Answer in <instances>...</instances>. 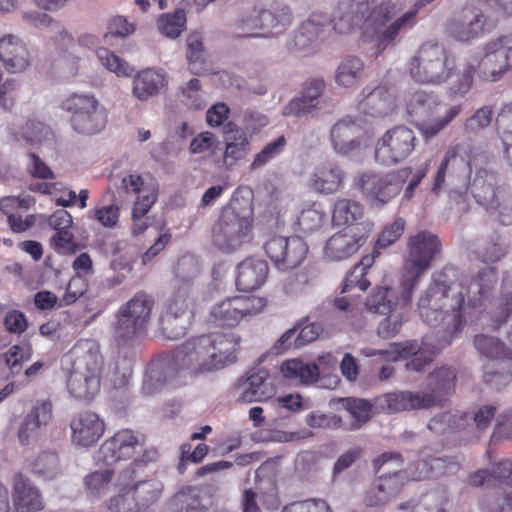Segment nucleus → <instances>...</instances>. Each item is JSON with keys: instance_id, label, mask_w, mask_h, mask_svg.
I'll return each instance as SVG.
<instances>
[{"instance_id": "obj_12", "label": "nucleus", "mask_w": 512, "mask_h": 512, "mask_svg": "<svg viewBox=\"0 0 512 512\" xmlns=\"http://www.w3.org/2000/svg\"><path fill=\"white\" fill-rule=\"evenodd\" d=\"M471 174L470 157L464 145L457 144L445 153L437 173L431 192L439 196L444 185L468 181Z\"/></svg>"}, {"instance_id": "obj_53", "label": "nucleus", "mask_w": 512, "mask_h": 512, "mask_svg": "<svg viewBox=\"0 0 512 512\" xmlns=\"http://www.w3.org/2000/svg\"><path fill=\"white\" fill-rule=\"evenodd\" d=\"M31 472L45 480L53 479L59 473V459L56 453L44 451L31 464Z\"/></svg>"}, {"instance_id": "obj_32", "label": "nucleus", "mask_w": 512, "mask_h": 512, "mask_svg": "<svg viewBox=\"0 0 512 512\" xmlns=\"http://www.w3.org/2000/svg\"><path fill=\"white\" fill-rule=\"evenodd\" d=\"M417 15L418 12L411 6L405 13L395 17L390 22H377L374 31L379 45L383 47L394 45L401 34L417 24Z\"/></svg>"}, {"instance_id": "obj_7", "label": "nucleus", "mask_w": 512, "mask_h": 512, "mask_svg": "<svg viewBox=\"0 0 512 512\" xmlns=\"http://www.w3.org/2000/svg\"><path fill=\"white\" fill-rule=\"evenodd\" d=\"M454 68V62L446 49L436 42H425L410 61L411 77L420 83L439 84L446 81Z\"/></svg>"}, {"instance_id": "obj_10", "label": "nucleus", "mask_w": 512, "mask_h": 512, "mask_svg": "<svg viewBox=\"0 0 512 512\" xmlns=\"http://www.w3.org/2000/svg\"><path fill=\"white\" fill-rule=\"evenodd\" d=\"M63 108L72 114L71 125L79 134L94 135L106 125L105 111L93 95L74 94L63 102Z\"/></svg>"}, {"instance_id": "obj_34", "label": "nucleus", "mask_w": 512, "mask_h": 512, "mask_svg": "<svg viewBox=\"0 0 512 512\" xmlns=\"http://www.w3.org/2000/svg\"><path fill=\"white\" fill-rule=\"evenodd\" d=\"M496 174L488 169H479L471 183V192L478 204L486 210H495L498 206L496 197Z\"/></svg>"}, {"instance_id": "obj_28", "label": "nucleus", "mask_w": 512, "mask_h": 512, "mask_svg": "<svg viewBox=\"0 0 512 512\" xmlns=\"http://www.w3.org/2000/svg\"><path fill=\"white\" fill-rule=\"evenodd\" d=\"M269 268L265 260L249 257L241 261L236 268V286L238 290L250 292L261 287L268 276Z\"/></svg>"}, {"instance_id": "obj_59", "label": "nucleus", "mask_w": 512, "mask_h": 512, "mask_svg": "<svg viewBox=\"0 0 512 512\" xmlns=\"http://www.w3.org/2000/svg\"><path fill=\"white\" fill-rule=\"evenodd\" d=\"M496 125L504 128L502 141L507 162L512 166V108L502 110L496 117Z\"/></svg>"}, {"instance_id": "obj_21", "label": "nucleus", "mask_w": 512, "mask_h": 512, "mask_svg": "<svg viewBox=\"0 0 512 512\" xmlns=\"http://www.w3.org/2000/svg\"><path fill=\"white\" fill-rule=\"evenodd\" d=\"M12 503L14 512H40L45 508L40 489L22 472L13 476Z\"/></svg>"}, {"instance_id": "obj_56", "label": "nucleus", "mask_w": 512, "mask_h": 512, "mask_svg": "<svg viewBox=\"0 0 512 512\" xmlns=\"http://www.w3.org/2000/svg\"><path fill=\"white\" fill-rule=\"evenodd\" d=\"M186 24L184 10L178 9L174 13L162 14L157 21L158 30L169 38H177Z\"/></svg>"}, {"instance_id": "obj_22", "label": "nucleus", "mask_w": 512, "mask_h": 512, "mask_svg": "<svg viewBox=\"0 0 512 512\" xmlns=\"http://www.w3.org/2000/svg\"><path fill=\"white\" fill-rule=\"evenodd\" d=\"M331 23L332 20L329 14L321 11L312 12L294 32L290 49L306 51L314 47Z\"/></svg>"}, {"instance_id": "obj_43", "label": "nucleus", "mask_w": 512, "mask_h": 512, "mask_svg": "<svg viewBox=\"0 0 512 512\" xmlns=\"http://www.w3.org/2000/svg\"><path fill=\"white\" fill-rule=\"evenodd\" d=\"M474 345L488 359L512 361V349L494 337L478 334L474 338Z\"/></svg>"}, {"instance_id": "obj_26", "label": "nucleus", "mask_w": 512, "mask_h": 512, "mask_svg": "<svg viewBox=\"0 0 512 512\" xmlns=\"http://www.w3.org/2000/svg\"><path fill=\"white\" fill-rule=\"evenodd\" d=\"M119 485H125L124 489H129L132 496L136 498L139 508L158 501L163 491V484L160 481H142L138 476H134L132 469H124L120 472Z\"/></svg>"}, {"instance_id": "obj_58", "label": "nucleus", "mask_w": 512, "mask_h": 512, "mask_svg": "<svg viewBox=\"0 0 512 512\" xmlns=\"http://www.w3.org/2000/svg\"><path fill=\"white\" fill-rule=\"evenodd\" d=\"M32 354L30 344L13 345L4 354L5 364L12 374H17L21 371L23 363L31 359Z\"/></svg>"}, {"instance_id": "obj_6", "label": "nucleus", "mask_w": 512, "mask_h": 512, "mask_svg": "<svg viewBox=\"0 0 512 512\" xmlns=\"http://www.w3.org/2000/svg\"><path fill=\"white\" fill-rule=\"evenodd\" d=\"M252 208L245 203L226 207L212 228L213 244L223 251H233L248 240L251 230Z\"/></svg>"}, {"instance_id": "obj_23", "label": "nucleus", "mask_w": 512, "mask_h": 512, "mask_svg": "<svg viewBox=\"0 0 512 512\" xmlns=\"http://www.w3.org/2000/svg\"><path fill=\"white\" fill-rule=\"evenodd\" d=\"M70 428L74 444L90 447L102 437L105 431V423L95 412L83 411L73 417Z\"/></svg>"}, {"instance_id": "obj_51", "label": "nucleus", "mask_w": 512, "mask_h": 512, "mask_svg": "<svg viewBox=\"0 0 512 512\" xmlns=\"http://www.w3.org/2000/svg\"><path fill=\"white\" fill-rule=\"evenodd\" d=\"M344 408L353 418L351 430L359 429L372 417L373 405L370 401L359 398L343 399Z\"/></svg>"}, {"instance_id": "obj_15", "label": "nucleus", "mask_w": 512, "mask_h": 512, "mask_svg": "<svg viewBox=\"0 0 512 512\" xmlns=\"http://www.w3.org/2000/svg\"><path fill=\"white\" fill-rule=\"evenodd\" d=\"M364 128L358 117L345 116L330 129V142L333 150L342 156L358 150L363 140Z\"/></svg>"}, {"instance_id": "obj_55", "label": "nucleus", "mask_w": 512, "mask_h": 512, "mask_svg": "<svg viewBox=\"0 0 512 512\" xmlns=\"http://www.w3.org/2000/svg\"><path fill=\"white\" fill-rule=\"evenodd\" d=\"M117 494L107 502V512H138L137 500L130 493L129 489H124L125 485H119V476L116 484Z\"/></svg>"}, {"instance_id": "obj_38", "label": "nucleus", "mask_w": 512, "mask_h": 512, "mask_svg": "<svg viewBox=\"0 0 512 512\" xmlns=\"http://www.w3.org/2000/svg\"><path fill=\"white\" fill-rule=\"evenodd\" d=\"M292 22L293 13L289 6L262 8L263 32H261V38H271L282 34Z\"/></svg>"}, {"instance_id": "obj_14", "label": "nucleus", "mask_w": 512, "mask_h": 512, "mask_svg": "<svg viewBox=\"0 0 512 512\" xmlns=\"http://www.w3.org/2000/svg\"><path fill=\"white\" fill-rule=\"evenodd\" d=\"M144 444V436L130 429L117 431L105 440L98 451V460L105 465H113L131 458L137 447Z\"/></svg>"}, {"instance_id": "obj_18", "label": "nucleus", "mask_w": 512, "mask_h": 512, "mask_svg": "<svg viewBox=\"0 0 512 512\" xmlns=\"http://www.w3.org/2000/svg\"><path fill=\"white\" fill-rule=\"evenodd\" d=\"M67 357L72 362V370L102 376L104 358L100 345L93 339H81L69 350Z\"/></svg>"}, {"instance_id": "obj_29", "label": "nucleus", "mask_w": 512, "mask_h": 512, "mask_svg": "<svg viewBox=\"0 0 512 512\" xmlns=\"http://www.w3.org/2000/svg\"><path fill=\"white\" fill-rule=\"evenodd\" d=\"M53 417L52 403L50 400L37 401L32 410L24 417L18 433V441L26 446L38 435L42 426H46Z\"/></svg>"}, {"instance_id": "obj_40", "label": "nucleus", "mask_w": 512, "mask_h": 512, "mask_svg": "<svg viewBox=\"0 0 512 512\" xmlns=\"http://www.w3.org/2000/svg\"><path fill=\"white\" fill-rule=\"evenodd\" d=\"M226 127L228 130H225L226 147L223 161L227 167H231L247 155L249 151V141L244 131L234 128L232 123H229Z\"/></svg>"}, {"instance_id": "obj_46", "label": "nucleus", "mask_w": 512, "mask_h": 512, "mask_svg": "<svg viewBox=\"0 0 512 512\" xmlns=\"http://www.w3.org/2000/svg\"><path fill=\"white\" fill-rule=\"evenodd\" d=\"M308 246L298 236L289 237L288 245L283 247V260H279L276 267L279 270H289L299 266L306 258Z\"/></svg>"}, {"instance_id": "obj_64", "label": "nucleus", "mask_w": 512, "mask_h": 512, "mask_svg": "<svg viewBox=\"0 0 512 512\" xmlns=\"http://www.w3.org/2000/svg\"><path fill=\"white\" fill-rule=\"evenodd\" d=\"M198 505L197 498L181 491L172 497L165 512H201Z\"/></svg>"}, {"instance_id": "obj_50", "label": "nucleus", "mask_w": 512, "mask_h": 512, "mask_svg": "<svg viewBox=\"0 0 512 512\" xmlns=\"http://www.w3.org/2000/svg\"><path fill=\"white\" fill-rule=\"evenodd\" d=\"M16 142H24L25 145L35 146L41 145L51 139L52 133L45 124L40 121L30 120L24 128L21 136L13 134Z\"/></svg>"}, {"instance_id": "obj_16", "label": "nucleus", "mask_w": 512, "mask_h": 512, "mask_svg": "<svg viewBox=\"0 0 512 512\" xmlns=\"http://www.w3.org/2000/svg\"><path fill=\"white\" fill-rule=\"evenodd\" d=\"M358 230V226L350 227L332 235L326 242L325 258L329 261H342L355 254L365 243L369 233L366 226H362L361 232Z\"/></svg>"}, {"instance_id": "obj_1", "label": "nucleus", "mask_w": 512, "mask_h": 512, "mask_svg": "<svg viewBox=\"0 0 512 512\" xmlns=\"http://www.w3.org/2000/svg\"><path fill=\"white\" fill-rule=\"evenodd\" d=\"M240 342L241 338L233 332H215L193 337L158 354L148 365L144 393L152 394L182 374L192 377L234 364Z\"/></svg>"}, {"instance_id": "obj_62", "label": "nucleus", "mask_w": 512, "mask_h": 512, "mask_svg": "<svg viewBox=\"0 0 512 512\" xmlns=\"http://www.w3.org/2000/svg\"><path fill=\"white\" fill-rule=\"evenodd\" d=\"M375 484L381 494L387 497V501L389 502L401 492L403 479L400 472H394L392 474L379 476Z\"/></svg>"}, {"instance_id": "obj_52", "label": "nucleus", "mask_w": 512, "mask_h": 512, "mask_svg": "<svg viewBox=\"0 0 512 512\" xmlns=\"http://www.w3.org/2000/svg\"><path fill=\"white\" fill-rule=\"evenodd\" d=\"M152 307L153 300L144 293H138L120 310V315L131 320H148Z\"/></svg>"}, {"instance_id": "obj_33", "label": "nucleus", "mask_w": 512, "mask_h": 512, "mask_svg": "<svg viewBox=\"0 0 512 512\" xmlns=\"http://www.w3.org/2000/svg\"><path fill=\"white\" fill-rule=\"evenodd\" d=\"M345 172L334 162H325L317 166L310 176L311 187L323 194L337 192L343 184Z\"/></svg>"}, {"instance_id": "obj_13", "label": "nucleus", "mask_w": 512, "mask_h": 512, "mask_svg": "<svg viewBox=\"0 0 512 512\" xmlns=\"http://www.w3.org/2000/svg\"><path fill=\"white\" fill-rule=\"evenodd\" d=\"M496 408L492 405H484L478 408L472 416L466 412H445L433 417L428 428L434 432L451 433L475 427L478 431L486 430L495 417Z\"/></svg>"}, {"instance_id": "obj_27", "label": "nucleus", "mask_w": 512, "mask_h": 512, "mask_svg": "<svg viewBox=\"0 0 512 512\" xmlns=\"http://www.w3.org/2000/svg\"><path fill=\"white\" fill-rule=\"evenodd\" d=\"M268 377L269 372L264 368L249 371L247 378L238 384L239 387H243L239 401L243 403L263 402L272 398L275 389L272 384L267 382Z\"/></svg>"}, {"instance_id": "obj_2", "label": "nucleus", "mask_w": 512, "mask_h": 512, "mask_svg": "<svg viewBox=\"0 0 512 512\" xmlns=\"http://www.w3.org/2000/svg\"><path fill=\"white\" fill-rule=\"evenodd\" d=\"M486 274H479L466 285L464 281L452 282L447 270L434 278L418 301L421 317L467 320L476 317L481 300L491 286L485 281Z\"/></svg>"}, {"instance_id": "obj_48", "label": "nucleus", "mask_w": 512, "mask_h": 512, "mask_svg": "<svg viewBox=\"0 0 512 512\" xmlns=\"http://www.w3.org/2000/svg\"><path fill=\"white\" fill-rule=\"evenodd\" d=\"M235 30L241 37H260L263 32L262 8L252 7L241 14L234 23Z\"/></svg>"}, {"instance_id": "obj_24", "label": "nucleus", "mask_w": 512, "mask_h": 512, "mask_svg": "<svg viewBox=\"0 0 512 512\" xmlns=\"http://www.w3.org/2000/svg\"><path fill=\"white\" fill-rule=\"evenodd\" d=\"M379 401L381 407L388 413H397L434 407L437 403V398L431 393L399 391L387 393L380 397Z\"/></svg>"}, {"instance_id": "obj_57", "label": "nucleus", "mask_w": 512, "mask_h": 512, "mask_svg": "<svg viewBox=\"0 0 512 512\" xmlns=\"http://www.w3.org/2000/svg\"><path fill=\"white\" fill-rule=\"evenodd\" d=\"M190 306L191 301L189 299V287L187 285L179 287L174 296L168 301L167 317H189V315L192 314L190 311Z\"/></svg>"}, {"instance_id": "obj_19", "label": "nucleus", "mask_w": 512, "mask_h": 512, "mask_svg": "<svg viewBox=\"0 0 512 512\" xmlns=\"http://www.w3.org/2000/svg\"><path fill=\"white\" fill-rule=\"evenodd\" d=\"M265 306L264 298L236 296L217 303L211 310V316L215 320H241L257 315Z\"/></svg>"}, {"instance_id": "obj_60", "label": "nucleus", "mask_w": 512, "mask_h": 512, "mask_svg": "<svg viewBox=\"0 0 512 512\" xmlns=\"http://www.w3.org/2000/svg\"><path fill=\"white\" fill-rule=\"evenodd\" d=\"M493 119V109L491 106H483L469 117L464 124V130L467 134H477L487 128Z\"/></svg>"}, {"instance_id": "obj_61", "label": "nucleus", "mask_w": 512, "mask_h": 512, "mask_svg": "<svg viewBox=\"0 0 512 512\" xmlns=\"http://www.w3.org/2000/svg\"><path fill=\"white\" fill-rule=\"evenodd\" d=\"M112 478L113 471L110 469L94 471L88 474L84 479L87 492L92 496L100 495L101 492L107 489Z\"/></svg>"}, {"instance_id": "obj_3", "label": "nucleus", "mask_w": 512, "mask_h": 512, "mask_svg": "<svg viewBox=\"0 0 512 512\" xmlns=\"http://www.w3.org/2000/svg\"><path fill=\"white\" fill-rule=\"evenodd\" d=\"M469 486L492 491L480 502L483 512H505L512 508V460L502 459L489 469H478L469 474Z\"/></svg>"}, {"instance_id": "obj_37", "label": "nucleus", "mask_w": 512, "mask_h": 512, "mask_svg": "<svg viewBox=\"0 0 512 512\" xmlns=\"http://www.w3.org/2000/svg\"><path fill=\"white\" fill-rule=\"evenodd\" d=\"M165 84V74L162 71L144 69L134 76L132 94L139 101H147L157 96Z\"/></svg>"}, {"instance_id": "obj_36", "label": "nucleus", "mask_w": 512, "mask_h": 512, "mask_svg": "<svg viewBox=\"0 0 512 512\" xmlns=\"http://www.w3.org/2000/svg\"><path fill=\"white\" fill-rule=\"evenodd\" d=\"M367 8L365 1L339 0L333 16L330 15L334 30L339 33L350 31L355 23L363 18Z\"/></svg>"}, {"instance_id": "obj_17", "label": "nucleus", "mask_w": 512, "mask_h": 512, "mask_svg": "<svg viewBox=\"0 0 512 512\" xmlns=\"http://www.w3.org/2000/svg\"><path fill=\"white\" fill-rule=\"evenodd\" d=\"M316 363H305L300 359H289L282 363L280 371L284 378L309 384L316 382L320 371L335 370L337 360L331 353L320 355Z\"/></svg>"}, {"instance_id": "obj_4", "label": "nucleus", "mask_w": 512, "mask_h": 512, "mask_svg": "<svg viewBox=\"0 0 512 512\" xmlns=\"http://www.w3.org/2000/svg\"><path fill=\"white\" fill-rule=\"evenodd\" d=\"M443 105L433 92L417 90L407 101V113L413 123L420 127L423 134L433 137L446 127L461 112V106L449 107L443 116L439 112Z\"/></svg>"}, {"instance_id": "obj_30", "label": "nucleus", "mask_w": 512, "mask_h": 512, "mask_svg": "<svg viewBox=\"0 0 512 512\" xmlns=\"http://www.w3.org/2000/svg\"><path fill=\"white\" fill-rule=\"evenodd\" d=\"M358 109L370 116H384L395 108L394 97L386 85L366 86L362 90Z\"/></svg>"}, {"instance_id": "obj_8", "label": "nucleus", "mask_w": 512, "mask_h": 512, "mask_svg": "<svg viewBox=\"0 0 512 512\" xmlns=\"http://www.w3.org/2000/svg\"><path fill=\"white\" fill-rule=\"evenodd\" d=\"M408 169L388 174L365 171L355 178V186L372 209H382L401 191L409 175Z\"/></svg>"}, {"instance_id": "obj_35", "label": "nucleus", "mask_w": 512, "mask_h": 512, "mask_svg": "<svg viewBox=\"0 0 512 512\" xmlns=\"http://www.w3.org/2000/svg\"><path fill=\"white\" fill-rule=\"evenodd\" d=\"M102 376L71 370L67 380V390L78 401L90 402L101 389Z\"/></svg>"}, {"instance_id": "obj_39", "label": "nucleus", "mask_w": 512, "mask_h": 512, "mask_svg": "<svg viewBox=\"0 0 512 512\" xmlns=\"http://www.w3.org/2000/svg\"><path fill=\"white\" fill-rule=\"evenodd\" d=\"M363 217V206L352 199L340 198L334 203L332 212V221L337 226L347 225L346 228L359 227L361 232L362 226L369 229V224L359 223Z\"/></svg>"}, {"instance_id": "obj_11", "label": "nucleus", "mask_w": 512, "mask_h": 512, "mask_svg": "<svg viewBox=\"0 0 512 512\" xmlns=\"http://www.w3.org/2000/svg\"><path fill=\"white\" fill-rule=\"evenodd\" d=\"M415 132L403 125L388 130L375 147V159L382 165H393L406 159L416 146Z\"/></svg>"}, {"instance_id": "obj_25", "label": "nucleus", "mask_w": 512, "mask_h": 512, "mask_svg": "<svg viewBox=\"0 0 512 512\" xmlns=\"http://www.w3.org/2000/svg\"><path fill=\"white\" fill-rule=\"evenodd\" d=\"M0 60L8 72L19 73L29 67L31 57L21 38L7 34L0 38Z\"/></svg>"}, {"instance_id": "obj_45", "label": "nucleus", "mask_w": 512, "mask_h": 512, "mask_svg": "<svg viewBox=\"0 0 512 512\" xmlns=\"http://www.w3.org/2000/svg\"><path fill=\"white\" fill-rule=\"evenodd\" d=\"M365 305L369 311L389 318L397 305V297L391 288L379 287L366 299Z\"/></svg>"}, {"instance_id": "obj_44", "label": "nucleus", "mask_w": 512, "mask_h": 512, "mask_svg": "<svg viewBox=\"0 0 512 512\" xmlns=\"http://www.w3.org/2000/svg\"><path fill=\"white\" fill-rule=\"evenodd\" d=\"M151 322H116L114 341L118 347L131 346L146 335Z\"/></svg>"}, {"instance_id": "obj_47", "label": "nucleus", "mask_w": 512, "mask_h": 512, "mask_svg": "<svg viewBox=\"0 0 512 512\" xmlns=\"http://www.w3.org/2000/svg\"><path fill=\"white\" fill-rule=\"evenodd\" d=\"M364 70V62L355 56H348L336 69L335 81L339 86L351 87L356 84Z\"/></svg>"}, {"instance_id": "obj_49", "label": "nucleus", "mask_w": 512, "mask_h": 512, "mask_svg": "<svg viewBox=\"0 0 512 512\" xmlns=\"http://www.w3.org/2000/svg\"><path fill=\"white\" fill-rule=\"evenodd\" d=\"M373 259L369 256L364 257L353 270L347 274L341 289V294H347L350 291L365 292L370 286V282L364 279L366 270L371 266Z\"/></svg>"}, {"instance_id": "obj_31", "label": "nucleus", "mask_w": 512, "mask_h": 512, "mask_svg": "<svg viewBox=\"0 0 512 512\" xmlns=\"http://www.w3.org/2000/svg\"><path fill=\"white\" fill-rule=\"evenodd\" d=\"M483 16L475 9H464L447 24L448 34L458 41L476 38L483 29Z\"/></svg>"}, {"instance_id": "obj_9", "label": "nucleus", "mask_w": 512, "mask_h": 512, "mask_svg": "<svg viewBox=\"0 0 512 512\" xmlns=\"http://www.w3.org/2000/svg\"><path fill=\"white\" fill-rule=\"evenodd\" d=\"M451 338L434 340L431 337H424L421 345L417 341H405L400 343H391L390 350H371L367 356H387L392 361L407 359L412 357L406 363V369L415 372H421L429 365L434 357L445 347L451 344Z\"/></svg>"}, {"instance_id": "obj_63", "label": "nucleus", "mask_w": 512, "mask_h": 512, "mask_svg": "<svg viewBox=\"0 0 512 512\" xmlns=\"http://www.w3.org/2000/svg\"><path fill=\"white\" fill-rule=\"evenodd\" d=\"M281 512H332L327 501L320 498H309L285 505Z\"/></svg>"}, {"instance_id": "obj_5", "label": "nucleus", "mask_w": 512, "mask_h": 512, "mask_svg": "<svg viewBox=\"0 0 512 512\" xmlns=\"http://www.w3.org/2000/svg\"><path fill=\"white\" fill-rule=\"evenodd\" d=\"M408 250L401 283V297L405 302L411 299L420 276L430 267L432 259L440 251V242L436 235L422 231L410 237Z\"/></svg>"}, {"instance_id": "obj_20", "label": "nucleus", "mask_w": 512, "mask_h": 512, "mask_svg": "<svg viewBox=\"0 0 512 512\" xmlns=\"http://www.w3.org/2000/svg\"><path fill=\"white\" fill-rule=\"evenodd\" d=\"M325 83L321 79L307 81L300 94L291 99L283 108L284 116L301 118L322 108V94Z\"/></svg>"}, {"instance_id": "obj_41", "label": "nucleus", "mask_w": 512, "mask_h": 512, "mask_svg": "<svg viewBox=\"0 0 512 512\" xmlns=\"http://www.w3.org/2000/svg\"><path fill=\"white\" fill-rule=\"evenodd\" d=\"M456 380V371L451 367L443 366L429 374L428 389L429 393L434 394L437 398L435 406H442L445 397L454 392Z\"/></svg>"}, {"instance_id": "obj_42", "label": "nucleus", "mask_w": 512, "mask_h": 512, "mask_svg": "<svg viewBox=\"0 0 512 512\" xmlns=\"http://www.w3.org/2000/svg\"><path fill=\"white\" fill-rule=\"evenodd\" d=\"M188 68L194 75H205L212 71L210 63L207 61L206 53L201 36L198 33H192L187 37Z\"/></svg>"}, {"instance_id": "obj_54", "label": "nucleus", "mask_w": 512, "mask_h": 512, "mask_svg": "<svg viewBox=\"0 0 512 512\" xmlns=\"http://www.w3.org/2000/svg\"><path fill=\"white\" fill-rule=\"evenodd\" d=\"M500 47L487 52L479 64L483 70V77L491 81H496L507 69H509L508 60L499 57Z\"/></svg>"}]
</instances>
